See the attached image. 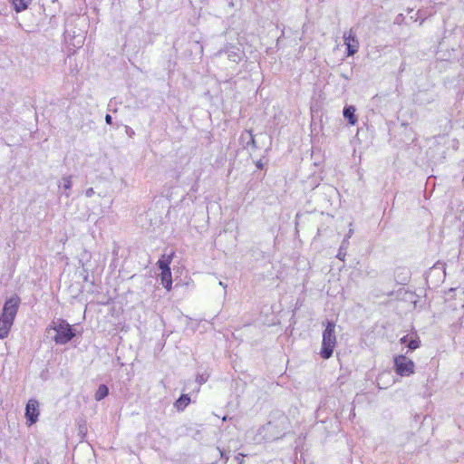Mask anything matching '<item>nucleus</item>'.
I'll list each match as a JSON object with an SVG mask.
<instances>
[{
    "instance_id": "1",
    "label": "nucleus",
    "mask_w": 464,
    "mask_h": 464,
    "mask_svg": "<svg viewBox=\"0 0 464 464\" xmlns=\"http://www.w3.org/2000/svg\"><path fill=\"white\" fill-rule=\"evenodd\" d=\"M289 425L290 421L284 413L274 412L271 415L270 420L262 428L263 431H265V439L275 440L281 438L289 428Z\"/></svg>"
},
{
    "instance_id": "2",
    "label": "nucleus",
    "mask_w": 464,
    "mask_h": 464,
    "mask_svg": "<svg viewBox=\"0 0 464 464\" xmlns=\"http://www.w3.org/2000/svg\"><path fill=\"white\" fill-rule=\"evenodd\" d=\"M19 304L20 298L16 295L5 301L0 316V339L8 335L17 314Z\"/></svg>"
},
{
    "instance_id": "3",
    "label": "nucleus",
    "mask_w": 464,
    "mask_h": 464,
    "mask_svg": "<svg viewBox=\"0 0 464 464\" xmlns=\"http://www.w3.org/2000/svg\"><path fill=\"white\" fill-rule=\"evenodd\" d=\"M336 324L334 322L327 321L325 329L323 332L322 348L320 355L324 359H329L334 353V349L336 345V335H335Z\"/></svg>"
},
{
    "instance_id": "4",
    "label": "nucleus",
    "mask_w": 464,
    "mask_h": 464,
    "mask_svg": "<svg viewBox=\"0 0 464 464\" xmlns=\"http://www.w3.org/2000/svg\"><path fill=\"white\" fill-rule=\"evenodd\" d=\"M51 327L56 332L53 339L57 344H65L75 335L72 326L65 320L58 319L52 323Z\"/></svg>"
},
{
    "instance_id": "5",
    "label": "nucleus",
    "mask_w": 464,
    "mask_h": 464,
    "mask_svg": "<svg viewBox=\"0 0 464 464\" xmlns=\"http://www.w3.org/2000/svg\"><path fill=\"white\" fill-rule=\"evenodd\" d=\"M394 366L397 374L410 376L414 373V362L405 355H398L394 358Z\"/></svg>"
},
{
    "instance_id": "6",
    "label": "nucleus",
    "mask_w": 464,
    "mask_h": 464,
    "mask_svg": "<svg viewBox=\"0 0 464 464\" xmlns=\"http://www.w3.org/2000/svg\"><path fill=\"white\" fill-rule=\"evenodd\" d=\"M343 38L347 49V55H354L359 50L360 44L353 29L351 28L349 31L344 32Z\"/></svg>"
},
{
    "instance_id": "7",
    "label": "nucleus",
    "mask_w": 464,
    "mask_h": 464,
    "mask_svg": "<svg viewBox=\"0 0 464 464\" xmlns=\"http://www.w3.org/2000/svg\"><path fill=\"white\" fill-rule=\"evenodd\" d=\"M38 401L36 400H29L25 407V417L29 425H32L37 421L39 411Z\"/></svg>"
},
{
    "instance_id": "8",
    "label": "nucleus",
    "mask_w": 464,
    "mask_h": 464,
    "mask_svg": "<svg viewBox=\"0 0 464 464\" xmlns=\"http://www.w3.org/2000/svg\"><path fill=\"white\" fill-rule=\"evenodd\" d=\"M190 403V397L188 394H182L175 402L174 407L178 411H183Z\"/></svg>"
},
{
    "instance_id": "9",
    "label": "nucleus",
    "mask_w": 464,
    "mask_h": 464,
    "mask_svg": "<svg viewBox=\"0 0 464 464\" xmlns=\"http://www.w3.org/2000/svg\"><path fill=\"white\" fill-rule=\"evenodd\" d=\"M160 280H161V284L164 285V287L168 291H169L171 289V285H172L170 268L165 269L164 271L161 272Z\"/></svg>"
},
{
    "instance_id": "10",
    "label": "nucleus",
    "mask_w": 464,
    "mask_h": 464,
    "mask_svg": "<svg viewBox=\"0 0 464 464\" xmlns=\"http://www.w3.org/2000/svg\"><path fill=\"white\" fill-rule=\"evenodd\" d=\"M343 117L348 120L351 125H354L357 122V118L355 116V108L353 106H346L343 109Z\"/></svg>"
},
{
    "instance_id": "11",
    "label": "nucleus",
    "mask_w": 464,
    "mask_h": 464,
    "mask_svg": "<svg viewBox=\"0 0 464 464\" xmlns=\"http://www.w3.org/2000/svg\"><path fill=\"white\" fill-rule=\"evenodd\" d=\"M33 0H11L14 10L20 13L28 8Z\"/></svg>"
},
{
    "instance_id": "12",
    "label": "nucleus",
    "mask_w": 464,
    "mask_h": 464,
    "mask_svg": "<svg viewBox=\"0 0 464 464\" xmlns=\"http://www.w3.org/2000/svg\"><path fill=\"white\" fill-rule=\"evenodd\" d=\"M440 276V274L442 275V276L444 277L445 275H446V272H445V264L444 263H440V262H437L430 270V273L429 275L430 276H432V275H437Z\"/></svg>"
},
{
    "instance_id": "13",
    "label": "nucleus",
    "mask_w": 464,
    "mask_h": 464,
    "mask_svg": "<svg viewBox=\"0 0 464 464\" xmlns=\"http://www.w3.org/2000/svg\"><path fill=\"white\" fill-rule=\"evenodd\" d=\"M241 140L246 143V145L251 144L254 149L256 148V140L251 130H246L241 134Z\"/></svg>"
},
{
    "instance_id": "14",
    "label": "nucleus",
    "mask_w": 464,
    "mask_h": 464,
    "mask_svg": "<svg viewBox=\"0 0 464 464\" xmlns=\"http://www.w3.org/2000/svg\"><path fill=\"white\" fill-rule=\"evenodd\" d=\"M109 393V389L105 384H101L94 395L96 401L104 399Z\"/></svg>"
},
{
    "instance_id": "15",
    "label": "nucleus",
    "mask_w": 464,
    "mask_h": 464,
    "mask_svg": "<svg viewBox=\"0 0 464 464\" xmlns=\"http://www.w3.org/2000/svg\"><path fill=\"white\" fill-rule=\"evenodd\" d=\"M72 176H63L62 178V184H60L59 187H62L65 191H68L72 188Z\"/></svg>"
},
{
    "instance_id": "16",
    "label": "nucleus",
    "mask_w": 464,
    "mask_h": 464,
    "mask_svg": "<svg viewBox=\"0 0 464 464\" xmlns=\"http://www.w3.org/2000/svg\"><path fill=\"white\" fill-rule=\"evenodd\" d=\"M420 341L419 337H410L409 343H408V348L411 351L417 349L420 347Z\"/></svg>"
},
{
    "instance_id": "17",
    "label": "nucleus",
    "mask_w": 464,
    "mask_h": 464,
    "mask_svg": "<svg viewBox=\"0 0 464 464\" xmlns=\"http://www.w3.org/2000/svg\"><path fill=\"white\" fill-rule=\"evenodd\" d=\"M227 57L230 61H233L235 63H237L238 61H240L241 57H240V53L235 52V51H228L227 52Z\"/></svg>"
},
{
    "instance_id": "18",
    "label": "nucleus",
    "mask_w": 464,
    "mask_h": 464,
    "mask_svg": "<svg viewBox=\"0 0 464 464\" xmlns=\"http://www.w3.org/2000/svg\"><path fill=\"white\" fill-rule=\"evenodd\" d=\"M347 244H348V242L346 240H343V242L342 243V245L340 246L339 253L337 254V257L341 260L344 259L345 252H343V250L346 249Z\"/></svg>"
},
{
    "instance_id": "19",
    "label": "nucleus",
    "mask_w": 464,
    "mask_h": 464,
    "mask_svg": "<svg viewBox=\"0 0 464 464\" xmlns=\"http://www.w3.org/2000/svg\"><path fill=\"white\" fill-rule=\"evenodd\" d=\"M158 266H159V268L162 271H164L165 269H168V268H170L169 267V260H159L158 261Z\"/></svg>"
},
{
    "instance_id": "20",
    "label": "nucleus",
    "mask_w": 464,
    "mask_h": 464,
    "mask_svg": "<svg viewBox=\"0 0 464 464\" xmlns=\"http://www.w3.org/2000/svg\"><path fill=\"white\" fill-rule=\"evenodd\" d=\"M208 379V374H198L196 378V382L201 385L203 383H205Z\"/></svg>"
},
{
    "instance_id": "21",
    "label": "nucleus",
    "mask_w": 464,
    "mask_h": 464,
    "mask_svg": "<svg viewBox=\"0 0 464 464\" xmlns=\"http://www.w3.org/2000/svg\"><path fill=\"white\" fill-rule=\"evenodd\" d=\"M409 340H410L409 335H405V336H403V337H401V338L400 339V343H401V344H405V345L408 347Z\"/></svg>"
},
{
    "instance_id": "22",
    "label": "nucleus",
    "mask_w": 464,
    "mask_h": 464,
    "mask_svg": "<svg viewBox=\"0 0 464 464\" xmlns=\"http://www.w3.org/2000/svg\"><path fill=\"white\" fill-rule=\"evenodd\" d=\"M94 194V190L92 188H89L85 190V196L87 198H91Z\"/></svg>"
},
{
    "instance_id": "23",
    "label": "nucleus",
    "mask_w": 464,
    "mask_h": 464,
    "mask_svg": "<svg viewBox=\"0 0 464 464\" xmlns=\"http://www.w3.org/2000/svg\"><path fill=\"white\" fill-rule=\"evenodd\" d=\"M244 457H245V455H244V454L239 453V454L236 457V459L237 460V462H238L239 464H242V463H243V461H244V460H243V458H244Z\"/></svg>"
},
{
    "instance_id": "24",
    "label": "nucleus",
    "mask_w": 464,
    "mask_h": 464,
    "mask_svg": "<svg viewBox=\"0 0 464 464\" xmlns=\"http://www.w3.org/2000/svg\"><path fill=\"white\" fill-rule=\"evenodd\" d=\"M105 121H106L107 124H110V125L112 123V118H111V116L110 114H106Z\"/></svg>"
},
{
    "instance_id": "25",
    "label": "nucleus",
    "mask_w": 464,
    "mask_h": 464,
    "mask_svg": "<svg viewBox=\"0 0 464 464\" xmlns=\"http://www.w3.org/2000/svg\"><path fill=\"white\" fill-rule=\"evenodd\" d=\"M256 166H257V168H258V169H261L263 165H262V163H261V162H258V163L256 164Z\"/></svg>"
},
{
    "instance_id": "26",
    "label": "nucleus",
    "mask_w": 464,
    "mask_h": 464,
    "mask_svg": "<svg viewBox=\"0 0 464 464\" xmlns=\"http://www.w3.org/2000/svg\"><path fill=\"white\" fill-rule=\"evenodd\" d=\"M222 53H223V51H222V50H220V51H218V52L216 53V55H221V54H222Z\"/></svg>"
},
{
    "instance_id": "27",
    "label": "nucleus",
    "mask_w": 464,
    "mask_h": 464,
    "mask_svg": "<svg viewBox=\"0 0 464 464\" xmlns=\"http://www.w3.org/2000/svg\"><path fill=\"white\" fill-rule=\"evenodd\" d=\"M219 285H220L221 286H223L224 288H226V287H227V285H224L222 282H219Z\"/></svg>"
},
{
    "instance_id": "28",
    "label": "nucleus",
    "mask_w": 464,
    "mask_h": 464,
    "mask_svg": "<svg viewBox=\"0 0 464 464\" xmlns=\"http://www.w3.org/2000/svg\"><path fill=\"white\" fill-rule=\"evenodd\" d=\"M65 195H66L67 198L70 197V193L69 192H66Z\"/></svg>"
}]
</instances>
